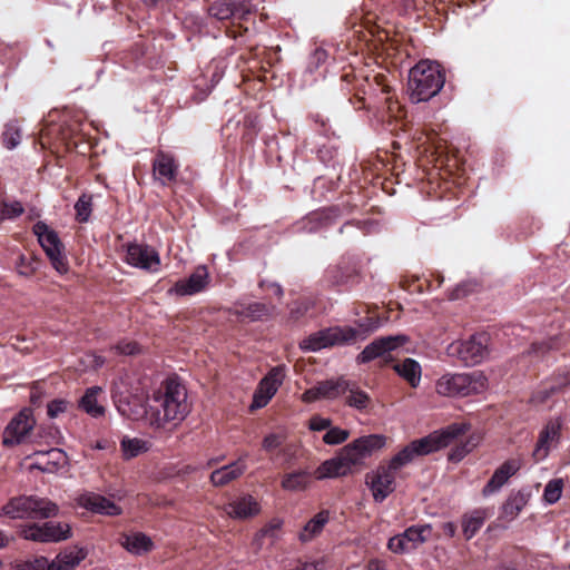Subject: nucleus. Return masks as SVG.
I'll list each match as a JSON object with an SVG mask.
<instances>
[{"label":"nucleus","mask_w":570,"mask_h":570,"mask_svg":"<svg viewBox=\"0 0 570 570\" xmlns=\"http://www.w3.org/2000/svg\"><path fill=\"white\" fill-rule=\"evenodd\" d=\"M187 391L174 379L167 380L151 396L149 403V425L164 428L168 422H180L189 413Z\"/></svg>","instance_id":"obj_1"},{"label":"nucleus","mask_w":570,"mask_h":570,"mask_svg":"<svg viewBox=\"0 0 570 570\" xmlns=\"http://www.w3.org/2000/svg\"><path fill=\"white\" fill-rule=\"evenodd\" d=\"M111 396L118 412L130 420H145L149 424V403L140 382L125 376L114 383Z\"/></svg>","instance_id":"obj_2"},{"label":"nucleus","mask_w":570,"mask_h":570,"mask_svg":"<svg viewBox=\"0 0 570 570\" xmlns=\"http://www.w3.org/2000/svg\"><path fill=\"white\" fill-rule=\"evenodd\" d=\"M445 76L435 61L422 60L409 73V92L413 102L428 101L443 88Z\"/></svg>","instance_id":"obj_3"},{"label":"nucleus","mask_w":570,"mask_h":570,"mask_svg":"<svg viewBox=\"0 0 570 570\" xmlns=\"http://www.w3.org/2000/svg\"><path fill=\"white\" fill-rule=\"evenodd\" d=\"M58 507L46 498L21 495L10 499L2 508L1 515L10 519H49L56 517Z\"/></svg>","instance_id":"obj_4"},{"label":"nucleus","mask_w":570,"mask_h":570,"mask_svg":"<svg viewBox=\"0 0 570 570\" xmlns=\"http://www.w3.org/2000/svg\"><path fill=\"white\" fill-rule=\"evenodd\" d=\"M487 389V379L480 372L444 374L435 383L439 395L464 397L480 394Z\"/></svg>","instance_id":"obj_5"},{"label":"nucleus","mask_w":570,"mask_h":570,"mask_svg":"<svg viewBox=\"0 0 570 570\" xmlns=\"http://www.w3.org/2000/svg\"><path fill=\"white\" fill-rule=\"evenodd\" d=\"M489 336L484 333L472 335L469 340L456 341L446 347L451 357H456L466 366L483 362L489 354Z\"/></svg>","instance_id":"obj_6"},{"label":"nucleus","mask_w":570,"mask_h":570,"mask_svg":"<svg viewBox=\"0 0 570 570\" xmlns=\"http://www.w3.org/2000/svg\"><path fill=\"white\" fill-rule=\"evenodd\" d=\"M19 535L28 541L52 543L67 540L71 535L68 523L47 521L43 523H27L19 528Z\"/></svg>","instance_id":"obj_7"},{"label":"nucleus","mask_w":570,"mask_h":570,"mask_svg":"<svg viewBox=\"0 0 570 570\" xmlns=\"http://www.w3.org/2000/svg\"><path fill=\"white\" fill-rule=\"evenodd\" d=\"M469 426L464 423H453L443 430L435 431L428 436L410 443L415 456L426 455L448 446L454 439L464 434Z\"/></svg>","instance_id":"obj_8"},{"label":"nucleus","mask_w":570,"mask_h":570,"mask_svg":"<svg viewBox=\"0 0 570 570\" xmlns=\"http://www.w3.org/2000/svg\"><path fill=\"white\" fill-rule=\"evenodd\" d=\"M409 342L404 334L382 336L370 344L356 356L357 364H365L376 358H382L384 363L392 362L391 353Z\"/></svg>","instance_id":"obj_9"},{"label":"nucleus","mask_w":570,"mask_h":570,"mask_svg":"<svg viewBox=\"0 0 570 570\" xmlns=\"http://www.w3.org/2000/svg\"><path fill=\"white\" fill-rule=\"evenodd\" d=\"M33 232L38 237L41 247L49 257L53 268L60 274L67 273L68 263L62 253L63 246L58 235L53 230L49 229L42 222H38L33 226Z\"/></svg>","instance_id":"obj_10"},{"label":"nucleus","mask_w":570,"mask_h":570,"mask_svg":"<svg viewBox=\"0 0 570 570\" xmlns=\"http://www.w3.org/2000/svg\"><path fill=\"white\" fill-rule=\"evenodd\" d=\"M346 334L350 335L352 332L344 330L343 326L327 327L304 338L299 343V347L305 352H318L333 346H345L348 345Z\"/></svg>","instance_id":"obj_11"},{"label":"nucleus","mask_w":570,"mask_h":570,"mask_svg":"<svg viewBox=\"0 0 570 570\" xmlns=\"http://www.w3.org/2000/svg\"><path fill=\"white\" fill-rule=\"evenodd\" d=\"M431 534V524L411 525L402 533L392 537L387 542V548L394 553H409L426 542Z\"/></svg>","instance_id":"obj_12"},{"label":"nucleus","mask_w":570,"mask_h":570,"mask_svg":"<svg viewBox=\"0 0 570 570\" xmlns=\"http://www.w3.org/2000/svg\"><path fill=\"white\" fill-rule=\"evenodd\" d=\"M125 262L148 273H157L161 265L158 252L150 245L142 243L127 245Z\"/></svg>","instance_id":"obj_13"},{"label":"nucleus","mask_w":570,"mask_h":570,"mask_svg":"<svg viewBox=\"0 0 570 570\" xmlns=\"http://www.w3.org/2000/svg\"><path fill=\"white\" fill-rule=\"evenodd\" d=\"M326 279L333 286L350 288L360 282V264L354 257H344L337 265L326 269Z\"/></svg>","instance_id":"obj_14"},{"label":"nucleus","mask_w":570,"mask_h":570,"mask_svg":"<svg viewBox=\"0 0 570 570\" xmlns=\"http://www.w3.org/2000/svg\"><path fill=\"white\" fill-rule=\"evenodd\" d=\"M348 389L350 381L343 376L321 381L302 394V401L312 403L318 400H336L345 394Z\"/></svg>","instance_id":"obj_15"},{"label":"nucleus","mask_w":570,"mask_h":570,"mask_svg":"<svg viewBox=\"0 0 570 570\" xmlns=\"http://www.w3.org/2000/svg\"><path fill=\"white\" fill-rule=\"evenodd\" d=\"M286 376L285 365H277L262 379L257 390L254 393L252 407H264L275 395Z\"/></svg>","instance_id":"obj_16"},{"label":"nucleus","mask_w":570,"mask_h":570,"mask_svg":"<svg viewBox=\"0 0 570 570\" xmlns=\"http://www.w3.org/2000/svg\"><path fill=\"white\" fill-rule=\"evenodd\" d=\"M396 474L385 465L366 474V484L370 487L376 502L384 501L395 489Z\"/></svg>","instance_id":"obj_17"},{"label":"nucleus","mask_w":570,"mask_h":570,"mask_svg":"<svg viewBox=\"0 0 570 570\" xmlns=\"http://www.w3.org/2000/svg\"><path fill=\"white\" fill-rule=\"evenodd\" d=\"M35 420L28 410L21 411L7 425L3 432V444L14 445L21 443L33 429Z\"/></svg>","instance_id":"obj_18"},{"label":"nucleus","mask_w":570,"mask_h":570,"mask_svg":"<svg viewBox=\"0 0 570 570\" xmlns=\"http://www.w3.org/2000/svg\"><path fill=\"white\" fill-rule=\"evenodd\" d=\"M179 164L173 155L159 150L153 161V176L161 186L175 181L178 175Z\"/></svg>","instance_id":"obj_19"},{"label":"nucleus","mask_w":570,"mask_h":570,"mask_svg":"<svg viewBox=\"0 0 570 570\" xmlns=\"http://www.w3.org/2000/svg\"><path fill=\"white\" fill-rule=\"evenodd\" d=\"M117 541L121 548L135 557L145 556L155 549L153 539L140 531L120 533Z\"/></svg>","instance_id":"obj_20"},{"label":"nucleus","mask_w":570,"mask_h":570,"mask_svg":"<svg viewBox=\"0 0 570 570\" xmlns=\"http://www.w3.org/2000/svg\"><path fill=\"white\" fill-rule=\"evenodd\" d=\"M521 465L522 461L520 459H510L503 462L484 485L482 494L489 497L498 492L520 470Z\"/></svg>","instance_id":"obj_21"},{"label":"nucleus","mask_w":570,"mask_h":570,"mask_svg":"<svg viewBox=\"0 0 570 570\" xmlns=\"http://www.w3.org/2000/svg\"><path fill=\"white\" fill-rule=\"evenodd\" d=\"M248 456V452H243L236 461L213 471L210 474L213 485L224 487L243 475L247 469Z\"/></svg>","instance_id":"obj_22"},{"label":"nucleus","mask_w":570,"mask_h":570,"mask_svg":"<svg viewBox=\"0 0 570 570\" xmlns=\"http://www.w3.org/2000/svg\"><path fill=\"white\" fill-rule=\"evenodd\" d=\"M208 284V271L206 266H198L196 271L185 281L177 282L169 293L179 296L194 295L202 292Z\"/></svg>","instance_id":"obj_23"},{"label":"nucleus","mask_w":570,"mask_h":570,"mask_svg":"<svg viewBox=\"0 0 570 570\" xmlns=\"http://www.w3.org/2000/svg\"><path fill=\"white\" fill-rule=\"evenodd\" d=\"M259 503L252 495H242L229 502L225 511L235 519H247L258 514Z\"/></svg>","instance_id":"obj_24"},{"label":"nucleus","mask_w":570,"mask_h":570,"mask_svg":"<svg viewBox=\"0 0 570 570\" xmlns=\"http://www.w3.org/2000/svg\"><path fill=\"white\" fill-rule=\"evenodd\" d=\"M81 504L95 513L106 515H119L121 513L120 507H118L115 502L96 493H88L82 495Z\"/></svg>","instance_id":"obj_25"},{"label":"nucleus","mask_w":570,"mask_h":570,"mask_svg":"<svg viewBox=\"0 0 570 570\" xmlns=\"http://www.w3.org/2000/svg\"><path fill=\"white\" fill-rule=\"evenodd\" d=\"M381 326L379 320L374 317H366L356 322V326H343L344 330L351 331L352 334L345 335L348 338V345L356 342H363L367 336L375 332Z\"/></svg>","instance_id":"obj_26"},{"label":"nucleus","mask_w":570,"mask_h":570,"mask_svg":"<svg viewBox=\"0 0 570 570\" xmlns=\"http://www.w3.org/2000/svg\"><path fill=\"white\" fill-rule=\"evenodd\" d=\"M86 558V552L77 547L60 552L53 561L50 562L52 570H75L77 566Z\"/></svg>","instance_id":"obj_27"},{"label":"nucleus","mask_w":570,"mask_h":570,"mask_svg":"<svg viewBox=\"0 0 570 570\" xmlns=\"http://www.w3.org/2000/svg\"><path fill=\"white\" fill-rule=\"evenodd\" d=\"M350 472L347 463L340 454L336 458L324 461L314 472L317 480L332 479L345 475Z\"/></svg>","instance_id":"obj_28"},{"label":"nucleus","mask_w":570,"mask_h":570,"mask_svg":"<svg viewBox=\"0 0 570 570\" xmlns=\"http://www.w3.org/2000/svg\"><path fill=\"white\" fill-rule=\"evenodd\" d=\"M393 370L397 373V375L405 380L410 386L415 389L420 385L422 367L420 363L414 358L407 357L401 363L394 364Z\"/></svg>","instance_id":"obj_29"},{"label":"nucleus","mask_w":570,"mask_h":570,"mask_svg":"<svg viewBox=\"0 0 570 570\" xmlns=\"http://www.w3.org/2000/svg\"><path fill=\"white\" fill-rule=\"evenodd\" d=\"M330 521V512L327 510H322L317 514H315L303 528V530L298 534V539L301 542H309L317 535H320L324 529V527Z\"/></svg>","instance_id":"obj_30"},{"label":"nucleus","mask_w":570,"mask_h":570,"mask_svg":"<svg viewBox=\"0 0 570 570\" xmlns=\"http://www.w3.org/2000/svg\"><path fill=\"white\" fill-rule=\"evenodd\" d=\"M560 430V423L557 421H550L546 428L541 431L537 446L533 451V456L537 460H543L549 452V443L558 438Z\"/></svg>","instance_id":"obj_31"},{"label":"nucleus","mask_w":570,"mask_h":570,"mask_svg":"<svg viewBox=\"0 0 570 570\" xmlns=\"http://www.w3.org/2000/svg\"><path fill=\"white\" fill-rule=\"evenodd\" d=\"M101 392L102 389L99 386L87 389L83 396L79 400V407L92 417L102 416L105 407L98 402V395Z\"/></svg>","instance_id":"obj_32"},{"label":"nucleus","mask_w":570,"mask_h":570,"mask_svg":"<svg viewBox=\"0 0 570 570\" xmlns=\"http://www.w3.org/2000/svg\"><path fill=\"white\" fill-rule=\"evenodd\" d=\"M312 482V473L307 470L286 473L282 479V488L285 491L298 492L306 490Z\"/></svg>","instance_id":"obj_33"},{"label":"nucleus","mask_w":570,"mask_h":570,"mask_svg":"<svg viewBox=\"0 0 570 570\" xmlns=\"http://www.w3.org/2000/svg\"><path fill=\"white\" fill-rule=\"evenodd\" d=\"M274 308L275 307L271 304L255 302L248 305H239V308L236 309V313L243 318L255 322L269 316Z\"/></svg>","instance_id":"obj_34"},{"label":"nucleus","mask_w":570,"mask_h":570,"mask_svg":"<svg viewBox=\"0 0 570 570\" xmlns=\"http://www.w3.org/2000/svg\"><path fill=\"white\" fill-rule=\"evenodd\" d=\"M485 521V514L481 510H475L465 514L462 520L463 534L466 540L472 539L482 528Z\"/></svg>","instance_id":"obj_35"},{"label":"nucleus","mask_w":570,"mask_h":570,"mask_svg":"<svg viewBox=\"0 0 570 570\" xmlns=\"http://www.w3.org/2000/svg\"><path fill=\"white\" fill-rule=\"evenodd\" d=\"M331 209L311 213L304 220L303 228L307 232H316L331 223Z\"/></svg>","instance_id":"obj_36"},{"label":"nucleus","mask_w":570,"mask_h":570,"mask_svg":"<svg viewBox=\"0 0 570 570\" xmlns=\"http://www.w3.org/2000/svg\"><path fill=\"white\" fill-rule=\"evenodd\" d=\"M121 450L124 458L129 460L132 458L138 456L139 454L146 452L148 450V443L141 439H130V438H124L121 440Z\"/></svg>","instance_id":"obj_37"},{"label":"nucleus","mask_w":570,"mask_h":570,"mask_svg":"<svg viewBox=\"0 0 570 570\" xmlns=\"http://www.w3.org/2000/svg\"><path fill=\"white\" fill-rule=\"evenodd\" d=\"M237 7L235 0H222L210 6L209 13L218 20H227L237 12Z\"/></svg>","instance_id":"obj_38"},{"label":"nucleus","mask_w":570,"mask_h":570,"mask_svg":"<svg viewBox=\"0 0 570 570\" xmlns=\"http://www.w3.org/2000/svg\"><path fill=\"white\" fill-rule=\"evenodd\" d=\"M385 445V438L380 434H370L355 440V446L360 448L366 456L371 455L375 450H380Z\"/></svg>","instance_id":"obj_39"},{"label":"nucleus","mask_w":570,"mask_h":570,"mask_svg":"<svg viewBox=\"0 0 570 570\" xmlns=\"http://www.w3.org/2000/svg\"><path fill=\"white\" fill-rule=\"evenodd\" d=\"M527 504L523 493L511 494L502 507V513L509 519L515 518Z\"/></svg>","instance_id":"obj_40"},{"label":"nucleus","mask_w":570,"mask_h":570,"mask_svg":"<svg viewBox=\"0 0 570 570\" xmlns=\"http://www.w3.org/2000/svg\"><path fill=\"white\" fill-rule=\"evenodd\" d=\"M347 392L350 393L346 397V403L348 406L356 410H364L367 407L370 403V396L366 392L360 390L355 383L350 382V389Z\"/></svg>","instance_id":"obj_41"},{"label":"nucleus","mask_w":570,"mask_h":570,"mask_svg":"<svg viewBox=\"0 0 570 570\" xmlns=\"http://www.w3.org/2000/svg\"><path fill=\"white\" fill-rule=\"evenodd\" d=\"M413 446L406 445L403 448L399 453H396L387 464H385L386 468H389L391 471H393L395 474L406 464L412 462L416 456L413 453Z\"/></svg>","instance_id":"obj_42"},{"label":"nucleus","mask_w":570,"mask_h":570,"mask_svg":"<svg viewBox=\"0 0 570 570\" xmlns=\"http://www.w3.org/2000/svg\"><path fill=\"white\" fill-rule=\"evenodd\" d=\"M413 446L406 445L403 448L399 453H396L387 464H385L386 468H389L391 471H393L395 474L406 464L412 462L416 456L413 453Z\"/></svg>","instance_id":"obj_43"},{"label":"nucleus","mask_w":570,"mask_h":570,"mask_svg":"<svg viewBox=\"0 0 570 570\" xmlns=\"http://www.w3.org/2000/svg\"><path fill=\"white\" fill-rule=\"evenodd\" d=\"M76 219L80 223H86L92 212V197L88 194H82L75 204Z\"/></svg>","instance_id":"obj_44"},{"label":"nucleus","mask_w":570,"mask_h":570,"mask_svg":"<svg viewBox=\"0 0 570 570\" xmlns=\"http://www.w3.org/2000/svg\"><path fill=\"white\" fill-rule=\"evenodd\" d=\"M2 139L4 146L8 149H13L20 144L21 134L20 128L16 121H10L6 125Z\"/></svg>","instance_id":"obj_45"},{"label":"nucleus","mask_w":570,"mask_h":570,"mask_svg":"<svg viewBox=\"0 0 570 570\" xmlns=\"http://www.w3.org/2000/svg\"><path fill=\"white\" fill-rule=\"evenodd\" d=\"M10 570H52L49 560L38 557L32 560L17 562Z\"/></svg>","instance_id":"obj_46"},{"label":"nucleus","mask_w":570,"mask_h":570,"mask_svg":"<svg viewBox=\"0 0 570 570\" xmlns=\"http://www.w3.org/2000/svg\"><path fill=\"white\" fill-rule=\"evenodd\" d=\"M362 452L363 451H361L360 448L355 446V441L347 444L343 449L341 455H342L343 460L347 463V466L350 470L353 465L361 463L362 460L366 458L365 453H362Z\"/></svg>","instance_id":"obj_47"},{"label":"nucleus","mask_w":570,"mask_h":570,"mask_svg":"<svg viewBox=\"0 0 570 570\" xmlns=\"http://www.w3.org/2000/svg\"><path fill=\"white\" fill-rule=\"evenodd\" d=\"M563 482L560 479L551 480L547 483L543 492V499L547 503H556L562 493Z\"/></svg>","instance_id":"obj_48"},{"label":"nucleus","mask_w":570,"mask_h":570,"mask_svg":"<svg viewBox=\"0 0 570 570\" xmlns=\"http://www.w3.org/2000/svg\"><path fill=\"white\" fill-rule=\"evenodd\" d=\"M348 438V432L340 428H330L324 434L323 441L326 444L335 445L343 443Z\"/></svg>","instance_id":"obj_49"},{"label":"nucleus","mask_w":570,"mask_h":570,"mask_svg":"<svg viewBox=\"0 0 570 570\" xmlns=\"http://www.w3.org/2000/svg\"><path fill=\"white\" fill-rule=\"evenodd\" d=\"M38 264L36 259L20 255L17 263V271L22 276H30L38 268Z\"/></svg>","instance_id":"obj_50"},{"label":"nucleus","mask_w":570,"mask_h":570,"mask_svg":"<svg viewBox=\"0 0 570 570\" xmlns=\"http://www.w3.org/2000/svg\"><path fill=\"white\" fill-rule=\"evenodd\" d=\"M23 213V207L19 202H4L2 204L0 219H13Z\"/></svg>","instance_id":"obj_51"},{"label":"nucleus","mask_w":570,"mask_h":570,"mask_svg":"<svg viewBox=\"0 0 570 570\" xmlns=\"http://www.w3.org/2000/svg\"><path fill=\"white\" fill-rule=\"evenodd\" d=\"M476 445L473 439H470L464 444L456 446L449 454V459L454 462L461 461L468 453H470Z\"/></svg>","instance_id":"obj_52"},{"label":"nucleus","mask_w":570,"mask_h":570,"mask_svg":"<svg viewBox=\"0 0 570 570\" xmlns=\"http://www.w3.org/2000/svg\"><path fill=\"white\" fill-rule=\"evenodd\" d=\"M284 439L281 433H269L263 439L262 446L265 451L272 452L283 444Z\"/></svg>","instance_id":"obj_53"},{"label":"nucleus","mask_w":570,"mask_h":570,"mask_svg":"<svg viewBox=\"0 0 570 570\" xmlns=\"http://www.w3.org/2000/svg\"><path fill=\"white\" fill-rule=\"evenodd\" d=\"M69 402L62 399H57L48 404V415L51 419L59 416L68 410Z\"/></svg>","instance_id":"obj_54"},{"label":"nucleus","mask_w":570,"mask_h":570,"mask_svg":"<svg viewBox=\"0 0 570 570\" xmlns=\"http://www.w3.org/2000/svg\"><path fill=\"white\" fill-rule=\"evenodd\" d=\"M115 350L124 355H134L139 352L137 343L132 341H121L115 346Z\"/></svg>","instance_id":"obj_55"},{"label":"nucleus","mask_w":570,"mask_h":570,"mask_svg":"<svg viewBox=\"0 0 570 570\" xmlns=\"http://www.w3.org/2000/svg\"><path fill=\"white\" fill-rule=\"evenodd\" d=\"M332 421L320 415H315L309 420V429L312 431H324L331 428Z\"/></svg>","instance_id":"obj_56"},{"label":"nucleus","mask_w":570,"mask_h":570,"mask_svg":"<svg viewBox=\"0 0 570 570\" xmlns=\"http://www.w3.org/2000/svg\"><path fill=\"white\" fill-rule=\"evenodd\" d=\"M472 285L470 283H463L461 285H458L449 295L450 299H460L468 295L472 291Z\"/></svg>","instance_id":"obj_57"},{"label":"nucleus","mask_w":570,"mask_h":570,"mask_svg":"<svg viewBox=\"0 0 570 570\" xmlns=\"http://www.w3.org/2000/svg\"><path fill=\"white\" fill-rule=\"evenodd\" d=\"M557 391L558 389L556 386H550L549 389L538 392L534 395V400L538 402H544L551 393H554Z\"/></svg>","instance_id":"obj_58"},{"label":"nucleus","mask_w":570,"mask_h":570,"mask_svg":"<svg viewBox=\"0 0 570 570\" xmlns=\"http://www.w3.org/2000/svg\"><path fill=\"white\" fill-rule=\"evenodd\" d=\"M443 532L449 535L450 538H453L456 532V525L453 522H445L442 525Z\"/></svg>","instance_id":"obj_59"},{"label":"nucleus","mask_w":570,"mask_h":570,"mask_svg":"<svg viewBox=\"0 0 570 570\" xmlns=\"http://www.w3.org/2000/svg\"><path fill=\"white\" fill-rule=\"evenodd\" d=\"M12 538L8 535L4 531L0 530V549H3L9 546Z\"/></svg>","instance_id":"obj_60"},{"label":"nucleus","mask_w":570,"mask_h":570,"mask_svg":"<svg viewBox=\"0 0 570 570\" xmlns=\"http://www.w3.org/2000/svg\"><path fill=\"white\" fill-rule=\"evenodd\" d=\"M268 288H271V289H272V292H273L276 296H278V297H281V296L283 295V288H282V286H281L279 284H277V283H269V284H268Z\"/></svg>","instance_id":"obj_61"},{"label":"nucleus","mask_w":570,"mask_h":570,"mask_svg":"<svg viewBox=\"0 0 570 570\" xmlns=\"http://www.w3.org/2000/svg\"><path fill=\"white\" fill-rule=\"evenodd\" d=\"M282 525V522L276 520V521H273L268 524V527L266 529H264V533H268V532H273V531H277Z\"/></svg>","instance_id":"obj_62"},{"label":"nucleus","mask_w":570,"mask_h":570,"mask_svg":"<svg viewBox=\"0 0 570 570\" xmlns=\"http://www.w3.org/2000/svg\"><path fill=\"white\" fill-rule=\"evenodd\" d=\"M368 570H384V566L380 560H372L368 563Z\"/></svg>","instance_id":"obj_63"},{"label":"nucleus","mask_w":570,"mask_h":570,"mask_svg":"<svg viewBox=\"0 0 570 570\" xmlns=\"http://www.w3.org/2000/svg\"><path fill=\"white\" fill-rule=\"evenodd\" d=\"M325 57V52L323 50H316L314 52V58L317 60V61H321L323 58Z\"/></svg>","instance_id":"obj_64"}]
</instances>
